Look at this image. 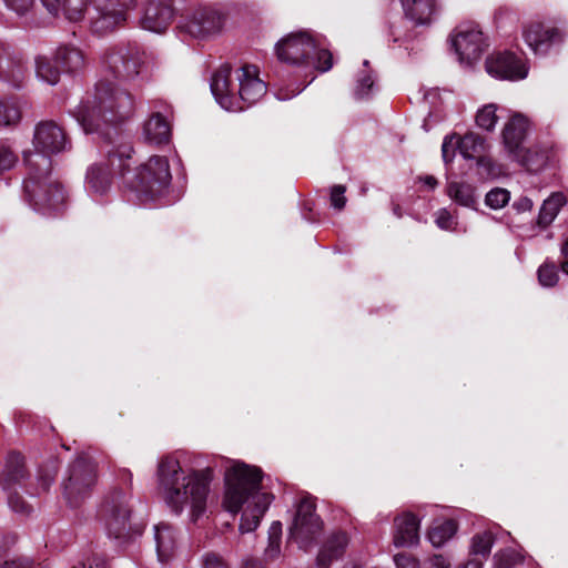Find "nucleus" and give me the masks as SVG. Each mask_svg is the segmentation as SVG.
<instances>
[{"instance_id": "52", "label": "nucleus", "mask_w": 568, "mask_h": 568, "mask_svg": "<svg viewBox=\"0 0 568 568\" xmlns=\"http://www.w3.org/2000/svg\"><path fill=\"white\" fill-rule=\"evenodd\" d=\"M32 561L27 557L6 560L0 568H31Z\"/></svg>"}, {"instance_id": "50", "label": "nucleus", "mask_w": 568, "mask_h": 568, "mask_svg": "<svg viewBox=\"0 0 568 568\" xmlns=\"http://www.w3.org/2000/svg\"><path fill=\"white\" fill-rule=\"evenodd\" d=\"M202 568H229V565L221 556L209 552L203 556Z\"/></svg>"}, {"instance_id": "14", "label": "nucleus", "mask_w": 568, "mask_h": 568, "mask_svg": "<svg viewBox=\"0 0 568 568\" xmlns=\"http://www.w3.org/2000/svg\"><path fill=\"white\" fill-rule=\"evenodd\" d=\"M224 24L223 16L213 8H199L181 24L190 36L205 39L217 34Z\"/></svg>"}, {"instance_id": "58", "label": "nucleus", "mask_w": 568, "mask_h": 568, "mask_svg": "<svg viewBox=\"0 0 568 568\" xmlns=\"http://www.w3.org/2000/svg\"><path fill=\"white\" fill-rule=\"evenodd\" d=\"M23 79L24 73L21 69H19L17 75H14V78L11 81L14 87H19L22 83Z\"/></svg>"}, {"instance_id": "13", "label": "nucleus", "mask_w": 568, "mask_h": 568, "mask_svg": "<svg viewBox=\"0 0 568 568\" xmlns=\"http://www.w3.org/2000/svg\"><path fill=\"white\" fill-rule=\"evenodd\" d=\"M103 514L109 534L115 538L121 537L131 515L128 495L120 490L113 491L103 506Z\"/></svg>"}, {"instance_id": "37", "label": "nucleus", "mask_w": 568, "mask_h": 568, "mask_svg": "<svg viewBox=\"0 0 568 568\" xmlns=\"http://www.w3.org/2000/svg\"><path fill=\"white\" fill-rule=\"evenodd\" d=\"M497 105L489 103L484 105L477 111L476 123L477 125L486 131H493L497 124Z\"/></svg>"}, {"instance_id": "41", "label": "nucleus", "mask_w": 568, "mask_h": 568, "mask_svg": "<svg viewBox=\"0 0 568 568\" xmlns=\"http://www.w3.org/2000/svg\"><path fill=\"white\" fill-rule=\"evenodd\" d=\"M6 493L8 505L12 511L22 516L31 515L33 511L32 505L26 501L16 489Z\"/></svg>"}, {"instance_id": "1", "label": "nucleus", "mask_w": 568, "mask_h": 568, "mask_svg": "<svg viewBox=\"0 0 568 568\" xmlns=\"http://www.w3.org/2000/svg\"><path fill=\"white\" fill-rule=\"evenodd\" d=\"M143 53L138 49H116L105 53L103 77L93 93L73 111L78 123L87 132L100 131L102 124L113 126L128 120L134 112V98L119 89V83L133 81L141 71Z\"/></svg>"}, {"instance_id": "44", "label": "nucleus", "mask_w": 568, "mask_h": 568, "mask_svg": "<svg viewBox=\"0 0 568 568\" xmlns=\"http://www.w3.org/2000/svg\"><path fill=\"white\" fill-rule=\"evenodd\" d=\"M520 561V555L513 549L500 550L494 556L495 568H511Z\"/></svg>"}, {"instance_id": "11", "label": "nucleus", "mask_w": 568, "mask_h": 568, "mask_svg": "<svg viewBox=\"0 0 568 568\" xmlns=\"http://www.w3.org/2000/svg\"><path fill=\"white\" fill-rule=\"evenodd\" d=\"M322 529L323 521L315 514L314 501L311 498L302 499L290 530L291 537L301 548H306L321 534Z\"/></svg>"}, {"instance_id": "2", "label": "nucleus", "mask_w": 568, "mask_h": 568, "mask_svg": "<svg viewBox=\"0 0 568 568\" xmlns=\"http://www.w3.org/2000/svg\"><path fill=\"white\" fill-rule=\"evenodd\" d=\"M33 144L37 152H24L28 175L23 181L26 201L42 214L58 211L65 201L61 183L51 174L49 155L67 151L70 142L64 130L53 121L40 122L34 130Z\"/></svg>"}, {"instance_id": "17", "label": "nucleus", "mask_w": 568, "mask_h": 568, "mask_svg": "<svg viewBox=\"0 0 568 568\" xmlns=\"http://www.w3.org/2000/svg\"><path fill=\"white\" fill-rule=\"evenodd\" d=\"M173 18L170 0H146L141 18L143 29L152 32H163Z\"/></svg>"}, {"instance_id": "40", "label": "nucleus", "mask_w": 568, "mask_h": 568, "mask_svg": "<svg viewBox=\"0 0 568 568\" xmlns=\"http://www.w3.org/2000/svg\"><path fill=\"white\" fill-rule=\"evenodd\" d=\"M19 163L18 152L7 143H0V176Z\"/></svg>"}, {"instance_id": "10", "label": "nucleus", "mask_w": 568, "mask_h": 568, "mask_svg": "<svg viewBox=\"0 0 568 568\" xmlns=\"http://www.w3.org/2000/svg\"><path fill=\"white\" fill-rule=\"evenodd\" d=\"M452 47L458 55L459 63L471 67L479 61L484 52V34L477 24H460L452 37Z\"/></svg>"}, {"instance_id": "55", "label": "nucleus", "mask_w": 568, "mask_h": 568, "mask_svg": "<svg viewBox=\"0 0 568 568\" xmlns=\"http://www.w3.org/2000/svg\"><path fill=\"white\" fill-rule=\"evenodd\" d=\"M561 270L564 273L568 275V237L565 240L562 246H561Z\"/></svg>"}, {"instance_id": "57", "label": "nucleus", "mask_w": 568, "mask_h": 568, "mask_svg": "<svg viewBox=\"0 0 568 568\" xmlns=\"http://www.w3.org/2000/svg\"><path fill=\"white\" fill-rule=\"evenodd\" d=\"M420 181L432 190L438 185V181L433 175H426L422 178Z\"/></svg>"}, {"instance_id": "32", "label": "nucleus", "mask_w": 568, "mask_h": 568, "mask_svg": "<svg viewBox=\"0 0 568 568\" xmlns=\"http://www.w3.org/2000/svg\"><path fill=\"white\" fill-rule=\"evenodd\" d=\"M57 58L51 60L47 57H38L36 59V73L37 77L51 85L57 84L60 79V69Z\"/></svg>"}, {"instance_id": "38", "label": "nucleus", "mask_w": 568, "mask_h": 568, "mask_svg": "<svg viewBox=\"0 0 568 568\" xmlns=\"http://www.w3.org/2000/svg\"><path fill=\"white\" fill-rule=\"evenodd\" d=\"M369 62L365 60L363 62L364 69L361 71L355 87V95L358 99H363L368 95L369 91L374 87V77L372 71L368 68Z\"/></svg>"}, {"instance_id": "49", "label": "nucleus", "mask_w": 568, "mask_h": 568, "mask_svg": "<svg viewBox=\"0 0 568 568\" xmlns=\"http://www.w3.org/2000/svg\"><path fill=\"white\" fill-rule=\"evenodd\" d=\"M6 6L19 16L26 14L34 3V0H4Z\"/></svg>"}, {"instance_id": "23", "label": "nucleus", "mask_w": 568, "mask_h": 568, "mask_svg": "<svg viewBox=\"0 0 568 568\" xmlns=\"http://www.w3.org/2000/svg\"><path fill=\"white\" fill-rule=\"evenodd\" d=\"M29 477L28 471L24 465V458L18 454L12 453L8 456L3 473H2V488L4 491H10L16 489L17 486L26 487L28 484H24L27 478Z\"/></svg>"}, {"instance_id": "27", "label": "nucleus", "mask_w": 568, "mask_h": 568, "mask_svg": "<svg viewBox=\"0 0 568 568\" xmlns=\"http://www.w3.org/2000/svg\"><path fill=\"white\" fill-rule=\"evenodd\" d=\"M447 195L457 204L475 209L477 204L476 189L465 181H450L446 186Z\"/></svg>"}, {"instance_id": "47", "label": "nucleus", "mask_w": 568, "mask_h": 568, "mask_svg": "<svg viewBox=\"0 0 568 568\" xmlns=\"http://www.w3.org/2000/svg\"><path fill=\"white\" fill-rule=\"evenodd\" d=\"M345 191L346 187L343 185H334L331 189V205L336 210L344 209L346 204V197H345Z\"/></svg>"}, {"instance_id": "6", "label": "nucleus", "mask_w": 568, "mask_h": 568, "mask_svg": "<svg viewBox=\"0 0 568 568\" xmlns=\"http://www.w3.org/2000/svg\"><path fill=\"white\" fill-rule=\"evenodd\" d=\"M275 51L278 60L295 67H313L326 72L333 67V55L321 38L307 31L293 32L281 39Z\"/></svg>"}, {"instance_id": "22", "label": "nucleus", "mask_w": 568, "mask_h": 568, "mask_svg": "<svg viewBox=\"0 0 568 568\" xmlns=\"http://www.w3.org/2000/svg\"><path fill=\"white\" fill-rule=\"evenodd\" d=\"M142 136L151 145L166 144L171 138L170 122L160 111L152 112L143 123Z\"/></svg>"}, {"instance_id": "20", "label": "nucleus", "mask_w": 568, "mask_h": 568, "mask_svg": "<svg viewBox=\"0 0 568 568\" xmlns=\"http://www.w3.org/2000/svg\"><path fill=\"white\" fill-rule=\"evenodd\" d=\"M419 541V519L412 513H403L394 519L393 542L396 547H412Z\"/></svg>"}, {"instance_id": "54", "label": "nucleus", "mask_w": 568, "mask_h": 568, "mask_svg": "<svg viewBox=\"0 0 568 568\" xmlns=\"http://www.w3.org/2000/svg\"><path fill=\"white\" fill-rule=\"evenodd\" d=\"M428 565V568H450L449 561H447L442 555H434L429 558Z\"/></svg>"}, {"instance_id": "24", "label": "nucleus", "mask_w": 568, "mask_h": 568, "mask_svg": "<svg viewBox=\"0 0 568 568\" xmlns=\"http://www.w3.org/2000/svg\"><path fill=\"white\" fill-rule=\"evenodd\" d=\"M550 153V145L537 143L529 148H521L518 154H513L510 159L529 171L538 172L547 165Z\"/></svg>"}, {"instance_id": "60", "label": "nucleus", "mask_w": 568, "mask_h": 568, "mask_svg": "<svg viewBox=\"0 0 568 568\" xmlns=\"http://www.w3.org/2000/svg\"><path fill=\"white\" fill-rule=\"evenodd\" d=\"M344 568H363V567L361 565L351 564V565H346Z\"/></svg>"}, {"instance_id": "29", "label": "nucleus", "mask_w": 568, "mask_h": 568, "mask_svg": "<svg viewBox=\"0 0 568 568\" xmlns=\"http://www.w3.org/2000/svg\"><path fill=\"white\" fill-rule=\"evenodd\" d=\"M55 57L59 67L64 72H78L85 65L84 53L74 47L60 48Z\"/></svg>"}, {"instance_id": "59", "label": "nucleus", "mask_w": 568, "mask_h": 568, "mask_svg": "<svg viewBox=\"0 0 568 568\" xmlns=\"http://www.w3.org/2000/svg\"><path fill=\"white\" fill-rule=\"evenodd\" d=\"M244 568H263V566L256 560H247Z\"/></svg>"}, {"instance_id": "53", "label": "nucleus", "mask_w": 568, "mask_h": 568, "mask_svg": "<svg viewBox=\"0 0 568 568\" xmlns=\"http://www.w3.org/2000/svg\"><path fill=\"white\" fill-rule=\"evenodd\" d=\"M532 206V200L527 196H520L513 203V207L519 213L529 212Z\"/></svg>"}, {"instance_id": "3", "label": "nucleus", "mask_w": 568, "mask_h": 568, "mask_svg": "<svg viewBox=\"0 0 568 568\" xmlns=\"http://www.w3.org/2000/svg\"><path fill=\"white\" fill-rule=\"evenodd\" d=\"M213 477L211 467L184 469L173 456L161 458L156 469L158 488L164 503L175 515L187 511L192 523L206 513Z\"/></svg>"}, {"instance_id": "42", "label": "nucleus", "mask_w": 568, "mask_h": 568, "mask_svg": "<svg viewBox=\"0 0 568 568\" xmlns=\"http://www.w3.org/2000/svg\"><path fill=\"white\" fill-rule=\"evenodd\" d=\"M559 278L557 267L554 263L545 262L538 268V281L544 287H552Z\"/></svg>"}, {"instance_id": "7", "label": "nucleus", "mask_w": 568, "mask_h": 568, "mask_svg": "<svg viewBox=\"0 0 568 568\" xmlns=\"http://www.w3.org/2000/svg\"><path fill=\"white\" fill-rule=\"evenodd\" d=\"M134 176L133 189L138 197L143 203L158 201L168 193L171 185L169 160L165 156L152 155L136 169Z\"/></svg>"}, {"instance_id": "5", "label": "nucleus", "mask_w": 568, "mask_h": 568, "mask_svg": "<svg viewBox=\"0 0 568 568\" xmlns=\"http://www.w3.org/2000/svg\"><path fill=\"white\" fill-rule=\"evenodd\" d=\"M88 133L85 130H83ZM106 140L104 152L105 158L91 164L85 173V189L93 197L108 193L114 176H124L130 168V160L133 149L130 143L122 140L116 125L106 126L102 124L100 131H94Z\"/></svg>"}, {"instance_id": "56", "label": "nucleus", "mask_w": 568, "mask_h": 568, "mask_svg": "<svg viewBox=\"0 0 568 568\" xmlns=\"http://www.w3.org/2000/svg\"><path fill=\"white\" fill-rule=\"evenodd\" d=\"M303 89H300V90H294L292 92H283L282 90H280L277 93H276V98L278 100H288L293 97H295L296 94H298Z\"/></svg>"}, {"instance_id": "31", "label": "nucleus", "mask_w": 568, "mask_h": 568, "mask_svg": "<svg viewBox=\"0 0 568 568\" xmlns=\"http://www.w3.org/2000/svg\"><path fill=\"white\" fill-rule=\"evenodd\" d=\"M457 528V523L453 519L437 521L430 527L427 538L434 547H442L454 537Z\"/></svg>"}, {"instance_id": "43", "label": "nucleus", "mask_w": 568, "mask_h": 568, "mask_svg": "<svg viewBox=\"0 0 568 568\" xmlns=\"http://www.w3.org/2000/svg\"><path fill=\"white\" fill-rule=\"evenodd\" d=\"M510 200V194L506 189L496 187L490 190L485 197V203L493 210L504 207Z\"/></svg>"}, {"instance_id": "28", "label": "nucleus", "mask_w": 568, "mask_h": 568, "mask_svg": "<svg viewBox=\"0 0 568 568\" xmlns=\"http://www.w3.org/2000/svg\"><path fill=\"white\" fill-rule=\"evenodd\" d=\"M155 534V542H156V551L159 559L161 561H165L171 556L174 547H175V534L173 528L165 524L161 523L154 527Z\"/></svg>"}, {"instance_id": "34", "label": "nucleus", "mask_w": 568, "mask_h": 568, "mask_svg": "<svg viewBox=\"0 0 568 568\" xmlns=\"http://www.w3.org/2000/svg\"><path fill=\"white\" fill-rule=\"evenodd\" d=\"M457 149L464 159H475L484 149V141L480 136L474 133L465 134L463 138L455 140Z\"/></svg>"}, {"instance_id": "30", "label": "nucleus", "mask_w": 568, "mask_h": 568, "mask_svg": "<svg viewBox=\"0 0 568 568\" xmlns=\"http://www.w3.org/2000/svg\"><path fill=\"white\" fill-rule=\"evenodd\" d=\"M566 195L561 192L552 193L542 203V206L538 214V225L546 227L557 216L559 210L566 204Z\"/></svg>"}, {"instance_id": "33", "label": "nucleus", "mask_w": 568, "mask_h": 568, "mask_svg": "<svg viewBox=\"0 0 568 568\" xmlns=\"http://www.w3.org/2000/svg\"><path fill=\"white\" fill-rule=\"evenodd\" d=\"M22 119L21 104L13 99L0 101V126H16Z\"/></svg>"}, {"instance_id": "8", "label": "nucleus", "mask_w": 568, "mask_h": 568, "mask_svg": "<svg viewBox=\"0 0 568 568\" xmlns=\"http://www.w3.org/2000/svg\"><path fill=\"white\" fill-rule=\"evenodd\" d=\"M134 7V0H95L94 13L90 17V29L98 36H104L121 27L128 12Z\"/></svg>"}, {"instance_id": "26", "label": "nucleus", "mask_w": 568, "mask_h": 568, "mask_svg": "<svg viewBox=\"0 0 568 568\" xmlns=\"http://www.w3.org/2000/svg\"><path fill=\"white\" fill-rule=\"evenodd\" d=\"M348 542L349 538L346 532L338 531L332 534L317 556V565L322 568L329 567L334 560L343 556Z\"/></svg>"}, {"instance_id": "51", "label": "nucleus", "mask_w": 568, "mask_h": 568, "mask_svg": "<svg viewBox=\"0 0 568 568\" xmlns=\"http://www.w3.org/2000/svg\"><path fill=\"white\" fill-rule=\"evenodd\" d=\"M397 568H419L418 560L408 554H398L394 557Z\"/></svg>"}, {"instance_id": "36", "label": "nucleus", "mask_w": 568, "mask_h": 568, "mask_svg": "<svg viewBox=\"0 0 568 568\" xmlns=\"http://www.w3.org/2000/svg\"><path fill=\"white\" fill-rule=\"evenodd\" d=\"M55 470L51 468H42L37 476V484L33 486L31 483L26 487V493L31 497L40 496L47 493L54 481Z\"/></svg>"}, {"instance_id": "48", "label": "nucleus", "mask_w": 568, "mask_h": 568, "mask_svg": "<svg viewBox=\"0 0 568 568\" xmlns=\"http://www.w3.org/2000/svg\"><path fill=\"white\" fill-rule=\"evenodd\" d=\"M436 224L442 230L450 231L455 227L456 221L446 209H442L436 213Z\"/></svg>"}, {"instance_id": "46", "label": "nucleus", "mask_w": 568, "mask_h": 568, "mask_svg": "<svg viewBox=\"0 0 568 568\" xmlns=\"http://www.w3.org/2000/svg\"><path fill=\"white\" fill-rule=\"evenodd\" d=\"M72 568H106V562L98 554H91L73 565Z\"/></svg>"}, {"instance_id": "45", "label": "nucleus", "mask_w": 568, "mask_h": 568, "mask_svg": "<svg viewBox=\"0 0 568 568\" xmlns=\"http://www.w3.org/2000/svg\"><path fill=\"white\" fill-rule=\"evenodd\" d=\"M457 135H447L445 136L443 144H442V155L443 160L446 164L450 163L453 159L455 158V153L457 150L456 140Z\"/></svg>"}, {"instance_id": "19", "label": "nucleus", "mask_w": 568, "mask_h": 568, "mask_svg": "<svg viewBox=\"0 0 568 568\" xmlns=\"http://www.w3.org/2000/svg\"><path fill=\"white\" fill-rule=\"evenodd\" d=\"M528 129L529 121L525 115L520 113H515L511 115L509 121L505 124L501 136L504 148L509 158L513 154H518L521 148H524V141L526 139Z\"/></svg>"}, {"instance_id": "15", "label": "nucleus", "mask_w": 568, "mask_h": 568, "mask_svg": "<svg viewBox=\"0 0 568 568\" xmlns=\"http://www.w3.org/2000/svg\"><path fill=\"white\" fill-rule=\"evenodd\" d=\"M485 67L488 74L500 80L517 81L525 79L528 74L524 61L509 52L496 53L487 58Z\"/></svg>"}, {"instance_id": "16", "label": "nucleus", "mask_w": 568, "mask_h": 568, "mask_svg": "<svg viewBox=\"0 0 568 568\" xmlns=\"http://www.w3.org/2000/svg\"><path fill=\"white\" fill-rule=\"evenodd\" d=\"M237 97L248 105L257 102L265 93L266 85L258 77V69L244 64L236 70Z\"/></svg>"}, {"instance_id": "18", "label": "nucleus", "mask_w": 568, "mask_h": 568, "mask_svg": "<svg viewBox=\"0 0 568 568\" xmlns=\"http://www.w3.org/2000/svg\"><path fill=\"white\" fill-rule=\"evenodd\" d=\"M211 91L216 102L227 111H237L242 106L236 104V94L231 83V68L221 67L212 77Z\"/></svg>"}, {"instance_id": "35", "label": "nucleus", "mask_w": 568, "mask_h": 568, "mask_svg": "<svg viewBox=\"0 0 568 568\" xmlns=\"http://www.w3.org/2000/svg\"><path fill=\"white\" fill-rule=\"evenodd\" d=\"M495 544V536L491 531H481L473 536L469 546L470 556H480L487 559Z\"/></svg>"}, {"instance_id": "25", "label": "nucleus", "mask_w": 568, "mask_h": 568, "mask_svg": "<svg viewBox=\"0 0 568 568\" xmlns=\"http://www.w3.org/2000/svg\"><path fill=\"white\" fill-rule=\"evenodd\" d=\"M405 16L416 24H429L438 11V0H400Z\"/></svg>"}, {"instance_id": "21", "label": "nucleus", "mask_w": 568, "mask_h": 568, "mask_svg": "<svg viewBox=\"0 0 568 568\" xmlns=\"http://www.w3.org/2000/svg\"><path fill=\"white\" fill-rule=\"evenodd\" d=\"M43 7L54 17L70 22L82 21L91 0H41Z\"/></svg>"}, {"instance_id": "9", "label": "nucleus", "mask_w": 568, "mask_h": 568, "mask_svg": "<svg viewBox=\"0 0 568 568\" xmlns=\"http://www.w3.org/2000/svg\"><path fill=\"white\" fill-rule=\"evenodd\" d=\"M95 483V466L85 458H78L70 467L69 477L63 484V493L71 507H78Z\"/></svg>"}, {"instance_id": "4", "label": "nucleus", "mask_w": 568, "mask_h": 568, "mask_svg": "<svg viewBox=\"0 0 568 568\" xmlns=\"http://www.w3.org/2000/svg\"><path fill=\"white\" fill-rule=\"evenodd\" d=\"M262 470L241 462H232L225 471L224 508L233 514L242 511L240 531L242 534L255 530L273 496L261 491Z\"/></svg>"}, {"instance_id": "39", "label": "nucleus", "mask_w": 568, "mask_h": 568, "mask_svg": "<svg viewBox=\"0 0 568 568\" xmlns=\"http://www.w3.org/2000/svg\"><path fill=\"white\" fill-rule=\"evenodd\" d=\"M281 534L282 525L275 521L271 525L268 530V545L265 549V557L267 559H275L281 552Z\"/></svg>"}, {"instance_id": "12", "label": "nucleus", "mask_w": 568, "mask_h": 568, "mask_svg": "<svg viewBox=\"0 0 568 568\" xmlns=\"http://www.w3.org/2000/svg\"><path fill=\"white\" fill-rule=\"evenodd\" d=\"M523 38L535 54H546L552 45L562 42L564 32L540 21H529L523 27Z\"/></svg>"}]
</instances>
